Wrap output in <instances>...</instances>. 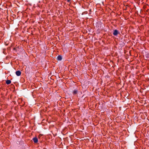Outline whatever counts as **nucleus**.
I'll list each match as a JSON object with an SVG mask.
<instances>
[{
  "instance_id": "nucleus-6",
  "label": "nucleus",
  "mask_w": 149,
  "mask_h": 149,
  "mask_svg": "<svg viewBox=\"0 0 149 149\" xmlns=\"http://www.w3.org/2000/svg\"><path fill=\"white\" fill-rule=\"evenodd\" d=\"M11 83V81L10 80H7L6 81V83L7 85L10 84Z\"/></svg>"
},
{
  "instance_id": "nucleus-9",
  "label": "nucleus",
  "mask_w": 149,
  "mask_h": 149,
  "mask_svg": "<svg viewBox=\"0 0 149 149\" xmlns=\"http://www.w3.org/2000/svg\"><path fill=\"white\" fill-rule=\"evenodd\" d=\"M14 50H16V48H14Z\"/></svg>"
},
{
  "instance_id": "nucleus-3",
  "label": "nucleus",
  "mask_w": 149,
  "mask_h": 149,
  "mask_svg": "<svg viewBox=\"0 0 149 149\" xmlns=\"http://www.w3.org/2000/svg\"><path fill=\"white\" fill-rule=\"evenodd\" d=\"M33 141L35 143H37L38 142V138L37 137H35L33 138Z\"/></svg>"
},
{
  "instance_id": "nucleus-4",
  "label": "nucleus",
  "mask_w": 149,
  "mask_h": 149,
  "mask_svg": "<svg viewBox=\"0 0 149 149\" xmlns=\"http://www.w3.org/2000/svg\"><path fill=\"white\" fill-rule=\"evenodd\" d=\"M62 58V56L61 55H59L57 56V59L58 61H61Z\"/></svg>"
},
{
  "instance_id": "nucleus-1",
  "label": "nucleus",
  "mask_w": 149,
  "mask_h": 149,
  "mask_svg": "<svg viewBox=\"0 0 149 149\" xmlns=\"http://www.w3.org/2000/svg\"><path fill=\"white\" fill-rule=\"evenodd\" d=\"M119 33V31L117 30H115L113 33V34L114 36H116Z\"/></svg>"
},
{
  "instance_id": "nucleus-8",
  "label": "nucleus",
  "mask_w": 149,
  "mask_h": 149,
  "mask_svg": "<svg viewBox=\"0 0 149 149\" xmlns=\"http://www.w3.org/2000/svg\"><path fill=\"white\" fill-rule=\"evenodd\" d=\"M70 1V0H67V2H69Z\"/></svg>"
},
{
  "instance_id": "nucleus-7",
  "label": "nucleus",
  "mask_w": 149,
  "mask_h": 149,
  "mask_svg": "<svg viewBox=\"0 0 149 149\" xmlns=\"http://www.w3.org/2000/svg\"><path fill=\"white\" fill-rule=\"evenodd\" d=\"M42 136V134H39V136H38V137H39V138H40V137H41V136Z\"/></svg>"
},
{
  "instance_id": "nucleus-10",
  "label": "nucleus",
  "mask_w": 149,
  "mask_h": 149,
  "mask_svg": "<svg viewBox=\"0 0 149 149\" xmlns=\"http://www.w3.org/2000/svg\"><path fill=\"white\" fill-rule=\"evenodd\" d=\"M90 11H91V9H90Z\"/></svg>"
},
{
  "instance_id": "nucleus-2",
  "label": "nucleus",
  "mask_w": 149,
  "mask_h": 149,
  "mask_svg": "<svg viewBox=\"0 0 149 149\" xmlns=\"http://www.w3.org/2000/svg\"><path fill=\"white\" fill-rule=\"evenodd\" d=\"M16 75L18 76H20L21 74V72L19 70H18L17 71H16L15 72Z\"/></svg>"
},
{
  "instance_id": "nucleus-5",
  "label": "nucleus",
  "mask_w": 149,
  "mask_h": 149,
  "mask_svg": "<svg viewBox=\"0 0 149 149\" xmlns=\"http://www.w3.org/2000/svg\"><path fill=\"white\" fill-rule=\"evenodd\" d=\"M78 93V91L76 89H75L72 92V94L74 95L77 94Z\"/></svg>"
}]
</instances>
